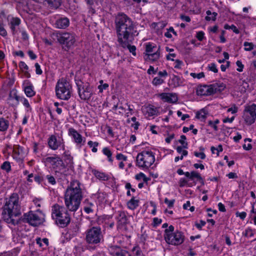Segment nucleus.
Returning <instances> with one entry per match:
<instances>
[{
    "instance_id": "obj_27",
    "label": "nucleus",
    "mask_w": 256,
    "mask_h": 256,
    "mask_svg": "<svg viewBox=\"0 0 256 256\" xmlns=\"http://www.w3.org/2000/svg\"><path fill=\"white\" fill-rule=\"evenodd\" d=\"M62 154V157L64 158V161L66 162L67 165L72 166L73 164V157L72 156L69 150H66V148Z\"/></svg>"
},
{
    "instance_id": "obj_23",
    "label": "nucleus",
    "mask_w": 256,
    "mask_h": 256,
    "mask_svg": "<svg viewBox=\"0 0 256 256\" xmlns=\"http://www.w3.org/2000/svg\"><path fill=\"white\" fill-rule=\"evenodd\" d=\"M21 96L17 95L15 92H11L9 94L8 98V102L12 106H15L18 105L20 102Z\"/></svg>"
},
{
    "instance_id": "obj_3",
    "label": "nucleus",
    "mask_w": 256,
    "mask_h": 256,
    "mask_svg": "<svg viewBox=\"0 0 256 256\" xmlns=\"http://www.w3.org/2000/svg\"><path fill=\"white\" fill-rule=\"evenodd\" d=\"M55 90L57 98L64 100H69L72 92V84L65 78H62L58 80Z\"/></svg>"
},
{
    "instance_id": "obj_10",
    "label": "nucleus",
    "mask_w": 256,
    "mask_h": 256,
    "mask_svg": "<svg viewBox=\"0 0 256 256\" xmlns=\"http://www.w3.org/2000/svg\"><path fill=\"white\" fill-rule=\"evenodd\" d=\"M48 146L50 150L56 151L57 150H64L66 148L65 142L62 137L57 138L55 135H50L48 139Z\"/></svg>"
},
{
    "instance_id": "obj_2",
    "label": "nucleus",
    "mask_w": 256,
    "mask_h": 256,
    "mask_svg": "<svg viewBox=\"0 0 256 256\" xmlns=\"http://www.w3.org/2000/svg\"><path fill=\"white\" fill-rule=\"evenodd\" d=\"M83 198L80 182L77 180H72L67 187L64 196L66 208L72 212L76 211L80 207Z\"/></svg>"
},
{
    "instance_id": "obj_31",
    "label": "nucleus",
    "mask_w": 256,
    "mask_h": 256,
    "mask_svg": "<svg viewBox=\"0 0 256 256\" xmlns=\"http://www.w3.org/2000/svg\"><path fill=\"white\" fill-rule=\"evenodd\" d=\"M9 122L4 118H0V132H4L8 130L9 127Z\"/></svg>"
},
{
    "instance_id": "obj_38",
    "label": "nucleus",
    "mask_w": 256,
    "mask_h": 256,
    "mask_svg": "<svg viewBox=\"0 0 256 256\" xmlns=\"http://www.w3.org/2000/svg\"><path fill=\"white\" fill-rule=\"evenodd\" d=\"M172 81L174 82V86L178 87L183 85L184 80L179 76H174L172 78Z\"/></svg>"
},
{
    "instance_id": "obj_34",
    "label": "nucleus",
    "mask_w": 256,
    "mask_h": 256,
    "mask_svg": "<svg viewBox=\"0 0 256 256\" xmlns=\"http://www.w3.org/2000/svg\"><path fill=\"white\" fill-rule=\"evenodd\" d=\"M36 242L41 248L45 246V247L43 248H45L48 245V240L46 238L42 239L40 238H36Z\"/></svg>"
},
{
    "instance_id": "obj_51",
    "label": "nucleus",
    "mask_w": 256,
    "mask_h": 256,
    "mask_svg": "<svg viewBox=\"0 0 256 256\" xmlns=\"http://www.w3.org/2000/svg\"><path fill=\"white\" fill-rule=\"evenodd\" d=\"M244 50L246 51H250L254 48V44L252 42H244Z\"/></svg>"
},
{
    "instance_id": "obj_17",
    "label": "nucleus",
    "mask_w": 256,
    "mask_h": 256,
    "mask_svg": "<svg viewBox=\"0 0 256 256\" xmlns=\"http://www.w3.org/2000/svg\"><path fill=\"white\" fill-rule=\"evenodd\" d=\"M72 172V168L70 166H66L64 163L62 166L55 172V176L60 180H64L70 175Z\"/></svg>"
},
{
    "instance_id": "obj_24",
    "label": "nucleus",
    "mask_w": 256,
    "mask_h": 256,
    "mask_svg": "<svg viewBox=\"0 0 256 256\" xmlns=\"http://www.w3.org/2000/svg\"><path fill=\"white\" fill-rule=\"evenodd\" d=\"M69 20L66 18L58 19L56 22V26L58 28H66L69 26Z\"/></svg>"
},
{
    "instance_id": "obj_41",
    "label": "nucleus",
    "mask_w": 256,
    "mask_h": 256,
    "mask_svg": "<svg viewBox=\"0 0 256 256\" xmlns=\"http://www.w3.org/2000/svg\"><path fill=\"white\" fill-rule=\"evenodd\" d=\"M188 180H187L184 178H182L180 180L178 184L180 187H183L186 185H188V186H194L193 182H188Z\"/></svg>"
},
{
    "instance_id": "obj_22",
    "label": "nucleus",
    "mask_w": 256,
    "mask_h": 256,
    "mask_svg": "<svg viewBox=\"0 0 256 256\" xmlns=\"http://www.w3.org/2000/svg\"><path fill=\"white\" fill-rule=\"evenodd\" d=\"M160 96L164 102L169 103H176L178 100V96L176 94L162 93Z\"/></svg>"
},
{
    "instance_id": "obj_16",
    "label": "nucleus",
    "mask_w": 256,
    "mask_h": 256,
    "mask_svg": "<svg viewBox=\"0 0 256 256\" xmlns=\"http://www.w3.org/2000/svg\"><path fill=\"white\" fill-rule=\"evenodd\" d=\"M177 173L179 175L184 174L188 180L193 182L194 184H196L198 182L202 181L200 174L196 171H192L190 172H184L180 168L178 170Z\"/></svg>"
},
{
    "instance_id": "obj_29",
    "label": "nucleus",
    "mask_w": 256,
    "mask_h": 256,
    "mask_svg": "<svg viewBox=\"0 0 256 256\" xmlns=\"http://www.w3.org/2000/svg\"><path fill=\"white\" fill-rule=\"evenodd\" d=\"M19 68L20 70L24 73L25 77L29 78L30 76V74L28 72V67L27 64L24 62H20L19 63Z\"/></svg>"
},
{
    "instance_id": "obj_14",
    "label": "nucleus",
    "mask_w": 256,
    "mask_h": 256,
    "mask_svg": "<svg viewBox=\"0 0 256 256\" xmlns=\"http://www.w3.org/2000/svg\"><path fill=\"white\" fill-rule=\"evenodd\" d=\"M44 162L46 165H49L56 172L64 164L62 160L58 155L48 156L44 159Z\"/></svg>"
},
{
    "instance_id": "obj_47",
    "label": "nucleus",
    "mask_w": 256,
    "mask_h": 256,
    "mask_svg": "<svg viewBox=\"0 0 256 256\" xmlns=\"http://www.w3.org/2000/svg\"><path fill=\"white\" fill-rule=\"evenodd\" d=\"M164 82V80L158 77L154 78L152 81V84L156 86L162 84Z\"/></svg>"
},
{
    "instance_id": "obj_26",
    "label": "nucleus",
    "mask_w": 256,
    "mask_h": 256,
    "mask_svg": "<svg viewBox=\"0 0 256 256\" xmlns=\"http://www.w3.org/2000/svg\"><path fill=\"white\" fill-rule=\"evenodd\" d=\"M92 172L94 176L100 180L106 181L109 179L108 175L104 172L97 170H93Z\"/></svg>"
},
{
    "instance_id": "obj_60",
    "label": "nucleus",
    "mask_w": 256,
    "mask_h": 256,
    "mask_svg": "<svg viewBox=\"0 0 256 256\" xmlns=\"http://www.w3.org/2000/svg\"><path fill=\"white\" fill-rule=\"evenodd\" d=\"M116 158L118 160H122L123 161H126L127 160V156L122 154H117L116 156Z\"/></svg>"
},
{
    "instance_id": "obj_11",
    "label": "nucleus",
    "mask_w": 256,
    "mask_h": 256,
    "mask_svg": "<svg viewBox=\"0 0 256 256\" xmlns=\"http://www.w3.org/2000/svg\"><path fill=\"white\" fill-rule=\"evenodd\" d=\"M78 94L80 98L83 100H88L92 95V88L88 84H84L81 81L76 82Z\"/></svg>"
},
{
    "instance_id": "obj_43",
    "label": "nucleus",
    "mask_w": 256,
    "mask_h": 256,
    "mask_svg": "<svg viewBox=\"0 0 256 256\" xmlns=\"http://www.w3.org/2000/svg\"><path fill=\"white\" fill-rule=\"evenodd\" d=\"M88 144L90 148H92V151L93 152H96L98 151V149L96 147L98 146L99 144L98 142H94L92 140H90L88 142Z\"/></svg>"
},
{
    "instance_id": "obj_59",
    "label": "nucleus",
    "mask_w": 256,
    "mask_h": 256,
    "mask_svg": "<svg viewBox=\"0 0 256 256\" xmlns=\"http://www.w3.org/2000/svg\"><path fill=\"white\" fill-rule=\"evenodd\" d=\"M194 155L196 157L200 158L202 160H204L206 156V154L203 152H194Z\"/></svg>"
},
{
    "instance_id": "obj_8",
    "label": "nucleus",
    "mask_w": 256,
    "mask_h": 256,
    "mask_svg": "<svg viewBox=\"0 0 256 256\" xmlns=\"http://www.w3.org/2000/svg\"><path fill=\"white\" fill-rule=\"evenodd\" d=\"M102 238V232L99 226H92L86 232V240L90 244H99Z\"/></svg>"
},
{
    "instance_id": "obj_55",
    "label": "nucleus",
    "mask_w": 256,
    "mask_h": 256,
    "mask_svg": "<svg viewBox=\"0 0 256 256\" xmlns=\"http://www.w3.org/2000/svg\"><path fill=\"white\" fill-rule=\"evenodd\" d=\"M126 104L128 106V112L126 113L125 116L126 118H128L132 114L134 110L132 106L128 104Z\"/></svg>"
},
{
    "instance_id": "obj_64",
    "label": "nucleus",
    "mask_w": 256,
    "mask_h": 256,
    "mask_svg": "<svg viewBox=\"0 0 256 256\" xmlns=\"http://www.w3.org/2000/svg\"><path fill=\"white\" fill-rule=\"evenodd\" d=\"M174 64H174V68H175L180 69L182 68V65L183 63L181 60H176Z\"/></svg>"
},
{
    "instance_id": "obj_1",
    "label": "nucleus",
    "mask_w": 256,
    "mask_h": 256,
    "mask_svg": "<svg viewBox=\"0 0 256 256\" xmlns=\"http://www.w3.org/2000/svg\"><path fill=\"white\" fill-rule=\"evenodd\" d=\"M118 41L123 48H128L130 52L136 56V47L130 43L137 34L136 26L132 20L124 14H119L115 20Z\"/></svg>"
},
{
    "instance_id": "obj_32",
    "label": "nucleus",
    "mask_w": 256,
    "mask_h": 256,
    "mask_svg": "<svg viewBox=\"0 0 256 256\" xmlns=\"http://www.w3.org/2000/svg\"><path fill=\"white\" fill-rule=\"evenodd\" d=\"M24 93L28 97H32L36 94L34 86L32 84L26 86L24 88Z\"/></svg>"
},
{
    "instance_id": "obj_25",
    "label": "nucleus",
    "mask_w": 256,
    "mask_h": 256,
    "mask_svg": "<svg viewBox=\"0 0 256 256\" xmlns=\"http://www.w3.org/2000/svg\"><path fill=\"white\" fill-rule=\"evenodd\" d=\"M160 48H158L156 52L152 54H144V59L146 60H149L152 62L157 60L160 56Z\"/></svg>"
},
{
    "instance_id": "obj_53",
    "label": "nucleus",
    "mask_w": 256,
    "mask_h": 256,
    "mask_svg": "<svg viewBox=\"0 0 256 256\" xmlns=\"http://www.w3.org/2000/svg\"><path fill=\"white\" fill-rule=\"evenodd\" d=\"M190 75L194 78L200 79L202 78H204V74L203 72H200L198 74L191 72L190 74Z\"/></svg>"
},
{
    "instance_id": "obj_13",
    "label": "nucleus",
    "mask_w": 256,
    "mask_h": 256,
    "mask_svg": "<svg viewBox=\"0 0 256 256\" xmlns=\"http://www.w3.org/2000/svg\"><path fill=\"white\" fill-rule=\"evenodd\" d=\"M184 238L185 236L182 232L176 230L172 234H168L164 238V240L169 244L178 246L184 242Z\"/></svg>"
},
{
    "instance_id": "obj_15",
    "label": "nucleus",
    "mask_w": 256,
    "mask_h": 256,
    "mask_svg": "<svg viewBox=\"0 0 256 256\" xmlns=\"http://www.w3.org/2000/svg\"><path fill=\"white\" fill-rule=\"evenodd\" d=\"M68 134L72 138L74 142L77 146L81 147L84 144L86 138H83L74 128H70L68 130Z\"/></svg>"
},
{
    "instance_id": "obj_44",
    "label": "nucleus",
    "mask_w": 256,
    "mask_h": 256,
    "mask_svg": "<svg viewBox=\"0 0 256 256\" xmlns=\"http://www.w3.org/2000/svg\"><path fill=\"white\" fill-rule=\"evenodd\" d=\"M20 20L18 18H14L12 19L10 24L12 25L11 28L14 30L15 29V26H18L20 24Z\"/></svg>"
},
{
    "instance_id": "obj_5",
    "label": "nucleus",
    "mask_w": 256,
    "mask_h": 256,
    "mask_svg": "<svg viewBox=\"0 0 256 256\" xmlns=\"http://www.w3.org/2000/svg\"><path fill=\"white\" fill-rule=\"evenodd\" d=\"M155 162L154 154L150 150H144L136 158V165L142 169H148Z\"/></svg>"
},
{
    "instance_id": "obj_39",
    "label": "nucleus",
    "mask_w": 256,
    "mask_h": 256,
    "mask_svg": "<svg viewBox=\"0 0 256 256\" xmlns=\"http://www.w3.org/2000/svg\"><path fill=\"white\" fill-rule=\"evenodd\" d=\"M128 207L130 210L135 209L138 205V200L132 198L127 204Z\"/></svg>"
},
{
    "instance_id": "obj_52",
    "label": "nucleus",
    "mask_w": 256,
    "mask_h": 256,
    "mask_svg": "<svg viewBox=\"0 0 256 256\" xmlns=\"http://www.w3.org/2000/svg\"><path fill=\"white\" fill-rule=\"evenodd\" d=\"M208 68L209 70H210L214 72H217L218 70L216 68V64L214 63H210L208 65Z\"/></svg>"
},
{
    "instance_id": "obj_48",
    "label": "nucleus",
    "mask_w": 256,
    "mask_h": 256,
    "mask_svg": "<svg viewBox=\"0 0 256 256\" xmlns=\"http://www.w3.org/2000/svg\"><path fill=\"white\" fill-rule=\"evenodd\" d=\"M174 227L172 225H170L168 228L164 230V238L166 237L168 234H170L174 232Z\"/></svg>"
},
{
    "instance_id": "obj_42",
    "label": "nucleus",
    "mask_w": 256,
    "mask_h": 256,
    "mask_svg": "<svg viewBox=\"0 0 256 256\" xmlns=\"http://www.w3.org/2000/svg\"><path fill=\"white\" fill-rule=\"evenodd\" d=\"M206 13L207 16L206 17V20H215L217 16V13L215 12H212L210 10H208Z\"/></svg>"
},
{
    "instance_id": "obj_35",
    "label": "nucleus",
    "mask_w": 256,
    "mask_h": 256,
    "mask_svg": "<svg viewBox=\"0 0 256 256\" xmlns=\"http://www.w3.org/2000/svg\"><path fill=\"white\" fill-rule=\"evenodd\" d=\"M156 45L150 42L146 44V54H152L156 52Z\"/></svg>"
},
{
    "instance_id": "obj_20",
    "label": "nucleus",
    "mask_w": 256,
    "mask_h": 256,
    "mask_svg": "<svg viewBox=\"0 0 256 256\" xmlns=\"http://www.w3.org/2000/svg\"><path fill=\"white\" fill-rule=\"evenodd\" d=\"M117 220V227L118 229H124V226L128 222V218L126 213L124 211L119 210L116 213Z\"/></svg>"
},
{
    "instance_id": "obj_18",
    "label": "nucleus",
    "mask_w": 256,
    "mask_h": 256,
    "mask_svg": "<svg viewBox=\"0 0 256 256\" xmlns=\"http://www.w3.org/2000/svg\"><path fill=\"white\" fill-rule=\"evenodd\" d=\"M217 91L216 86H200L196 89V94L198 96H208L216 93Z\"/></svg>"
},
{
    "instance_id": "obj_54",
    "label": "nucleus",
    "mask_w": 256,
    "mask_h": 256,
    "mask_svg": "<svg viewBox=\"0 0 256 256\" xmlns=\"http://www.w3.org/2000/svg\"><path fill=\"white\" fill-rule=\"evenodd\" d=\"M134 254L136 256H140L142 254L140 248L138 246H134L132 250Z\"/></svg>"
},
{
    "instance_id": "obj_58",
    "label": "nucleus",
    "mask_w": 256,
    "mask_h": 256,
    "mask_svg": "<svg viewBox=\"0 0 256 256\" xmlns=\"http://www.w3.org/2000/svg\"><path fill=\"white\" fill-rule=\"evenodd\" d=\"M236 64L238 66V68L236 69V70L239 72H242L243 70L244 67V64L240 60H238L236 62Z\"/></svg>"
},
{
    "instance_id": "obj_45",
    "label": "nucleus",
    "mask_w": 256,
    "mask_h": 256,
    "mask_svg": "<svg viewBox=\"0 0 256 256\" xmlns=\"http://www.w3.org/2000/svg\"><path fill=\"white\" fill-rule=\"evenodd\" d=\"M136 178L138 180H143L144 182H147L150 179L142 172H140L136 175Z\"/></svg>"
},
{
    "instance_id": "obj_56",
    "label": "nucleus",
    "mask_w": 256,
    "mask_h": 256,
    "mask_svg": "<svg viewBox=\"0 0 256 256\" xmlns=\"http://www.w3.org/2000/svg\"><path fill=\"white\" fill-rule=\"evenodd\" d=\"M196 38L200 41H202L204 38V33L202 31L198 32L196 34Z\"/></svg>"
},
{
    "instance_id": "obj_46",
    "label": "nucleus",
    "mask_w": 256,
    "mask_h": 256,
    "mask_svg": "<svg viewBox=\"0 0 256 256\" xmlns=\"http://www.w3.org/2000/svg\"><path fill=\"white\" fill-rule=\"evenodd\" d=\"M46 179L47 180L48 182L52 185H54L56 183L55 178L51 174L46 175Z\"/></svg>"
},
{
    "instance_id": "obj_62",
    "label": "nucleus",
    "mask_w": 256,
    "mask_h": 256,
    "mask_svg": "<svg viewBox=\"0 0 256 256\" xmlns=\"http://www.w3.org/2000/svg\"><path fill=\"white\" fill-rule=\"evenodd\" d=\"M158 70V68H156V69L155 70L154 68V66H150L147 72L149 74H156Z\"/></svg>"
},
{
    "instance_id": "obj_4",
    "label": "nucleus",
    "mask_w": 256,
    "mask_h": 256,
    "mask_svg": "<svg viewBox=\"0 0 256 256\" xmlns=\"http://www.w3.org/2000/svg\"><path fill=\"white\" fill-rule=\"evenodd\" d=\"M52 217L62 226H66L70 222V216L63 206L58 204L52 207Z\"/></svg>"
},
{
    "instance_id": "obj_33",
    "label": "nucleus",
    "mask_w": 256,
    "mask_h": 256,
    "mask_svg": "<svg viewBox=\"0 0 256 256\" xmlns=\"http://www.w3.org/2000/svg\"><path fill=\"white\" fill-rule=\"evenodd\" d=\"M122 250L120 247L116 246H111L108 248L110 253L113 256H118Z\"/></svg>"
},
{
    "instance_id": "obj_19",
    "label": "nucleus",
    "mask_w": 256,
    "mask_h": 256,
    "mask_svg": "<svg viewBox=\"0 0 256 256\" xmlns=\"http://www.w3.org/2000/svg\"><path fill=\"white\" fill-rule=\"evenodd\" d=\"M160 107H156L152 104H148L142 107V111L146 118L157 116L160 114Z\"/></svg>"
},
{
    "instance_id": "obj_50",
    "label": "nucleus",
    "mask_w": 256,
    "mask_h": 256,
    "mask_svg": "<svg viewBox=\"0 0 256 256\" xmlns=\"http://www.w3.org/2000/svg\"><path fill=\"white\" fill-rule=\"evenodd\" d=\"M10 162H4L2 164L1 166V168L3 170H6V172H9L10 170Z\"/></svg>"
},
{
    "instance_id": "obj_7",
    "label": "nucleus",
    "mask_w": 256,
    "mask_h": 256,
    "mask_svg": "<svg viewBox=\"0 0 256 256\" xmlns=\"http://www.w3.org/2000/svg\"><path fill=\"white\" fill-rule=\"evenodd\" d=\"M56 36L58 42L68 49L72 48L76 42V36L73 32H58Z\"/></svg>"
},
{
    "instance_id": "obj_9",
    "label": "nucleus",
    "mask_w": 256,
    "mask_h": 256,
    "mask_svg": "<svg viewBox=\"0 0 256 256\" xmlns=\"http://www.w3.org/2000/svg\"><path fill=\"white\" fill-rule=\"evenodd\" d=\"M24 220L30 225L36 226L44 221V214L40 210L34 212L30 211L24 215Z\"/></svg>"
},
{
    "instance_id": "obj_49",
    "label": "nucleus",
    "mask_w": 256,
    "mask_h": 256,
    "mask_svg": "<svg viewBox=\"0 0 256 256\" xmlns=\"http://www.w3.org/2000/svg\"><path fill=\"white\" fill-rule=\"evenodd\" d=\"M251 216L252 217L254 224L256 226V208L254 207V204L252 205V209L250 210Z\"/></svg>"
},
{
    "instance_id": "obj_21",
    "label": "nucleus",
    "mask_w": 256,
    "mask_h": 256,
    "mask_svg": "<svg viewBox=\"0 0 256 256\" xmlns=\"http://www.w3.org/2000/svg\"><path fill=\"white\" fill-rule=\"evenodd\" d=\"M28 153L26 148L18 145H15L13 149V156L18 160H22Z\"/></svg>"
},
{
    "instance_id": "obj_12",
    "label": "nucleus",
    "mask_w": 256,
    "mask_h": 256,
    "mask_svg": "<svg viewBox=\"0 0 256 256\" xmlns=\"http://www.w3.org/2000/svg\"><path fill=\"white\" fill-rule=\"evenodd\" d=\"M256 104H252L245 106L243 118L248 124L254 123L256 118Z\"/></svg>"
},
{
    "instance_id": "obj_6",
    "label": "nucleus",
    "mask_w": 256,
    "mask_h": 256,
    "mask_svg": "<svg viewBox=\"0 0 256 256\" xmlns=\"http://www.w3.org/2000/svg\"><path fill=\"white\" fill-rule=\"evenodd\" d=\"M18 196L17 194H13L6 201L4 210L8 213L10 218L16 216L20 214V207L18 202Z\"/></svg>"
},
{
    "instance_id": "obj_40",
    "label": "nucleus",
    "mask_w": 256,
    "mask_h": 256,
    "mask_svg": "<svg viewBox=\"0 0 256 256\" xmlns=\"http://www.w3.org/2000/svg\"><path fill=\"white\" fill-rule=\"evenodd\" d=\"M102 152L105 156H106L108 157V160L110 162H112L113 161V160H112V152L110 150V148L107 147L104 148L102 149Z\"/></svg>"
},
{
    "instance_id": "obj_63",
    "label": "nucleus",
    "mask_w": 256,
    "mask_h": 256,
    "mask_svg": "<svg viewBox=\"0 0 256 256\" xmlns=\"http://www.w3.org/2000/svg\"><path fill=\"white\" fill-rule=\"evenodd\" d=\"M236 215L237 217L240 218V219L244 220L246 216V213L244 212H236Z\"/></svg>"
},
{
    "instance_id": "obj_37",
    "label": "nucleus",
    "mask_w": 256,
    "mask_h": 256,
    "mask_svg": "<svg viewBox=\"0 0 256 256\" xmlns=\"http://www.w3.org/2000/svg\"><path fill=\"white\" fill-rule=\"evenodd\" d=\"M20 102H21L24 106L26 108V112L32 111V108L30 105V104L28 100L26 98L23 96H21Z\"/></svg>"
},
{
    "instance_id": "obj_36",
    "label": "nucleus",
    "mask_w": 256,
    "mask_h": 256,
    "mask_svg": "<svg viewBox=\"0 0 256 256\" xmlns=\"http://www.w3.org/2000/svg\"><path fill=\"white\" fill-rule=\"evenodd\" d=\"M256 233V230H255L248 228L245 230L244 232H243V235L248 238H252L254 237Z\"/></svg>"
},
{
    "instance_id": "obj_61",
    "label": "nucleus",
    "mask_w": 256,
    "mask_h": 256,
    "mask_svg": "<svg viewBox=\"0 0 256 256\" xmlns=\"http://www.w3.org/2000/svg\"><path fill=\"white\" fill-rule=\"evenodd\" d=\"M0 34L3 36H6L7 32L3 26L2 23L0 22Z\"/></svg>"
},
{
    "instance_id": "obj_57",
    "label": "nucleus",
    "mask_w": 256,
    "mask_h": 256,
    "mask_svg": "<svg viewBox=\"0 0 256 256\" xmlns=\"http://www.w3.org/2000/svg\"><path fill=\"white\" fill-rule=\"evenodd\" d=\"M186 137L184 135L180 136V138L179 140V142L183 146L184 148H186L187 143L186 142Z\"/></svg>"
},
{
    "instance_id": "obj_30",
    "label": "nucleus",
    "mask_w": 256,
    "mask_h": 256,
    "mask_svg": "<svg viewBox=\"0 0 256 256\" xmlns=\"http://www.w3.org/2000/svg\"><path fill=\"white\" fill-rule=\"evenodd\" d=\"M208 112L205 108H202L196 114V118L201 121H204L208 115Z\"/></svg>"
},
{
    "instance_id": "obj_28",
    "label": "nucleus",
    "mask_w": 256,
    "mask_h": 256,
    "mask_svg": "<svg viewBox=\"0 0 256 256\" xmlns=\"http://www.w3.org/2000/svg\"><path fill=\"white\" fill-rule=\"evenodd\" d=\"M44 4H48L50 7L58 8L61 4V0H42Z\"/></svg>"
}]
</instances>
